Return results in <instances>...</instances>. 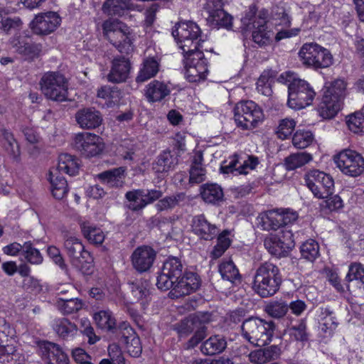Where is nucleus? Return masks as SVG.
<instances>
[{
    "label": "nucleus",
    "instance_id": "obj_63",
    "mask_svg": "<svg viewBox=\"0 0 364 364\" xmlns=\"http://www.w3.org/2000/svg\"><path fill=\"white\" fill-rule=\"evenodd\" d=\"M21 24L22 22L19 17H8L4 18L0 14V28H1L6 33H9L11 30L18 29L21 26Z\"/></svg>",
    "mask_w": 364,
    "mask_h": 364
},
{
    "label": "nucleus",
    "instance_id": "obj_47",
    "mask_svg": "<svg viewBox=\"0 0 364 364\" xmlns=\"http://www.w3.org/2000/svg\"><path fill=\"white\" fill-rule=\"evenodd\" d=\"M57 306L63 314H70L81 309L82 304L80 300L76 298L58 297Z\"/></svg>",
    "mask_w": 364,
    "mask_h": 364
},
{
    "label": "nucleus",
    "instance_id": "obj_26",
    "mask_svg": "<svg viewBox=\"0 0 364 364\" xmlns=\"http://www.w3.org/2000/svg\"><path fill=\"white\" fill-rule=\"evenodd\" d=\"M200 285L199 277L193 272H186L172 287L176 296L191 294L196 291Z\"/></svg>",
    "mask_w": 364,
    "mask_h": 364
},
{
    "label": "nucleus",
    "instance_id": "obj_52",
    "mask_svg": "<svg viewBox=\"0 0 364 364\" xmlns=\"http://www.w3.org/2000/svg\"><path fill=\"white\" fill-rule=\"evenodd\" d=\"M264 311L272 318H281L288 311L287 303L281 300L270 301L265 306Z\"/></svg>",
    "mask_w": 364,
    "mask_h": 364
},
{
    "label": "nucleus",
    "instance_id": "obj_48",
    "mask_svg": "<svg viewBox=\"0 0 364 364\" xmlns=\"http://www.w3.org/2000/svg\"><path fill=\"white\" fill-rule=\"evenodd\" d=\"M254 30L252 31V39L255 43L259 46H264L270 43L273 36V33L270 30H267V26L262 24L252 26Z\"/></svg>",
    "mask_w": 364,
    "mask_h": 364
},
{
    "label": "nucleus",
    "instance_id": "obj_55",
    "mask_svg": "<svg viewBox=\"0 0 364 364\" xmlns=\"http://www.w3.org/2000/svg\"><path fill=\"white\" fill-rule=\"evenodd\" d=\"M1 136L5 141L4 147L6 151L14 158H17L20 155L19 146L14 139V135L7 129L1 131Z\"/></svg>",
    "mask_w": 364,
    "mask_h": 364
},
{
    "label": "nucleus",
    "instance_id": "obj_21",
    "mask_svg": "<svg viewBox=\"0 0 364 364\" xmlns=\"http://www.w3.org/2000/svg\"><path fill=\"white\" fill-rule=\"evenodd\" d=\"M191 229L199 239L207 241L215 238L220 231L216 225L209 222L203 215H196L193 218Z\"/></svg>",
    "mask_w": 364,
    "mask_h": 364
},
{
    "label": "nucleus",
    "instance_id": "obj_58",
    "mask_svg": "<svg viewBox=\"0 0 364 364\" xmlns=\"http://www.w3.org/2000/svg\"><path fill=\"white\" fill-rule=\"evenodd\" d=\"M316 55L315 63L313 65L314 68H324L332 65L333 56L330 51L326 48L320 46Z\"/></svg>",
    "mask_w": 364,
    "mask_h": 364
},
{
    "label": "nucleus",
    "instance_id": "obj_41",
    "mask_svg": "<svg viewBox=\"0 0 364 364\" xmlns=\"http://www.w3.org/2000/svg\"><path fill=\"white\" fill-rule=\"evenodd\" d=\"M159 64L154 58L144 60L136 78V82H143L154 77L159 72Z\"/></svg>",
    "mask_w": 364,
    "mask_h": 364
},
{
    "label": "nucleus",
    "instance_id": "obj_39",
    "mask_svg": "<svg viewBox=\"0 0 364 364\" xmlns=\"http://www.w3.org/2000/svg\"><path fill=\"white\" fill-rule=\"evenodd\" d=\"M79 164L77 159L68 154H62L58 157V167L53 170H57V173L64 172L70 176H74L77 173Z\"/></svg>",
    "mask_w": 364,
    "mask_h": 364
},
{
    "label": "nucleus",
    "instance_id": "obj_50",
    "mask_svg": "<svg viewBox=\"0 0 364 364\" xmlns=\"http://www.w3.org/2000/svg\"><path fill=\"white\" fill-rule=\"evenodd\" d=\"M21 260H26L33 264H40L43 262V256L40 251L33 246L31 242H26L23 245V252Z\"/></svg>",
    "mask_w": 364,
    "mask_h": 364
},
{
    "label": "nucleus",
    "instance_id": "obj_56",
    "mask_svg": "<svg viewBox=\"0 0 364 364\" xmlns=\"http://www.w3.org/2000/svg\"><path fill=\"white\" fill-rule=\"evenodd\" d=\"M289 332L296 341H304L308 339L306 321L305 319L297 321L296 324L289 327Z\"/></svg>",
    "mask_w": 364,
    "mask_h": 364
},
{
    "label": "nucleus",
    "instance_id": "obj_12",
    "mask_svg": "<svg viewBox=\"0 0 364 364\" xmlns=\"http://www.w3.org/2000/svg\"><path fill=\"white\" fill-rule=\"evenodd\" d=\"M304 180L309 190L318 198L328 197L334 188L333 178L318 170H312L306 173Z\"/></svg>",
    "mask_w": 364,
    "mask_h": 364
},
{
    "label": "nucleus",
    "instance_id": "obj_1",
    "mask_svg": "<svg viewBox=\"0 0 364 364\" xmlns=\"http://www.w3.org/2000/svg\"><path fill=\"white\" fill-rule=\"evenodd\" d=\"M282 277L279 268L274 264L265 262L255 270L252 282L254 291L262 298L274 295L279 289Z\"/></svg>",
    "mask_w": 364,
    "mask_h": 364
},
{
    "label": "nucleus",
    "instance_id": "obj_9",
    "mask_svg": "<svg viewBox=\"0 0 364 364\" xmlns=\"http://www.w3.org/2000/svg\"><path fill=\"white\" fill-rule=\"evenodd\" d=\"M288 106L301 109L310 105L314 99L315 92L309 84L301 79H293L288 85Z\"/></svg>",
    "mask_w": 364,
    "mask_h": 364
},
{
    "label": "nucleus",
    "instance_id": "obj_34",
    "mask_svg": "<svg viewBox=\"0 0 364 364\" xmlns=\"http://www.w3.org/2000/svg\"><path fill=\"white\" fill-rule=\"evenodd\" d=\"M279 354L280 348L277 346L273 345L268 348L252 351L249 354V360L252 363L262 364L277 359Z\"/></svg>",
    "mask_w": 364,
    "mask_h": 364
},
{
    "label": "nucleus",
    "instance_id": "obj_53",
    "mask_svg": "<svg viewBox=\"0 0 364 364\" xmlns=\"http://www.w3.org/2000/svg\"><path fill=\"white\" fill-rule=\"evenodd\" d=\"M346 124L349 129L356 134L364 132L363 108L348 116Z\"/></svg>",
    "mask_w": 364,
    "mask_h": 364
},
{
    "label": "nucleus",
    "instance_id": "obj_15",
    "mask_svg": "<svg viewBox=\"0 0 364 364\" xmlns=\"http://www.w3.org/2000/svg\"><path fill=\"white\" fill-rule=\"evenodd\" d=\"M64 248L71 264L78 269H82L84 264L91 258L90 252L85 250L80 240L73 235H64Z\"/></svg>",
    "mask_w": 364,
    "mask_h": 364
},
{
    "label": "nucleus",
    "instance_id": "obj_10",
    "mask_svg": "<svg viewBox=\"0 0 364 364\" xmlns=\"http://www.w3.org/2000/svg\"><path fill=\"white\" fill-rule=\"evenodd\" d=\"M185 77L191 82L204 80L208 73V61L200 50L184 54Z\"/></svg>",
    "mask_w": 364,
    "mask_h": 364
},
{
    "label": "nucleus",
    "instance_id": "obj_18",
    "mask_svg": "<svg viewBox=\"0 0 364 364\" xmlns=\"http://www.w3.org/2000/svg\"><path fill=\"white\" fill-rule=\"evenodd\" d=\"M60 23L59 15L53 11L38 14L31 23L33 32L37 35H48Z\"/></svg>",
    "mask_w": 364,
    "mask_h": 364
},
{
    "label": "nucleus",
    "instance_id": "obj_43",
    "mask_svg": "<svg viewBox=\"0 0 364 364\" xmlns=\"http://www.w3.org/2000/svg\"><path fill=\"white\" fill-rule=\"evenodd\" d=\"M319 47V45L313 43H305L302 46L299 55L304 65L313 67Z\"/></svg>",
    "mask_w": 364,
    "mask_h": 364
},
{
    "label": "nucleus",
    "instance_id": "obj_11",
    "mask_svg": "<svg viewBox=\"0 0 364 364\" xmlns=\"http://www.w3.org/2000/svg\"><path fill=\"white\" fill-rule=\"evenodd\" d=\"M336 166L345 175L360 176L364 171V159L355 151L345 149L334 157Z\"/></svg>",
    "mask_w": 364,
    "mask_h": 364
},
{
    "label": "nucleus",
    "instance_id": "obj_29",
    "mask_svg": "<svg viewBox=\"0 0 364 364\" xmlns=\"http://www.w3.org/2000/svg\"><path fill=\"white\" fill-rule=\"evenodd\" d=\"M178 164V158L170 150L162 151L152 164L156 173H166L173 170Z\"/></svg>",
    "mask_w": 364,
    "mask_h": 364
},
{
    "label": "nucleus",
    "instance_id": "obj_30",
    "mask_svg": "<svg viewBox=\"0 0 364 364\" xmlns=\"http://www.w3.org/2000/svg\"><path fill=\"white\" fill-rule=\"evenodd\" d=\"M170 88L164 82L153 80L146 87L145 95L149 102H160L170 94Z\"/></svg>",
    "mask_w": 364,
    "mask_h": 364
},
{
    "label": "nucleus",
    "instance_id": "obj_19",
    "mask_svg": "<svg viewBox=\"0 0 364 364\" xmlns=\"http://www.w3.org/2000/svg\"><path fill=\"white\" fill-rule=\"evenodd\" d=\"M120 341L126 345V348L132 357H138L142 351V348L139 336L129 323L122 322L117 328Z\"/></svg>",
    "mask_w": 364,
    "mask_h": 364
},
{
    "label": "nucleus",
    "instance_id": "obj_64",
    "mask_svg": "<svg viewBox=\"0 0 364 364\" xmlns=\"http://www.w3.org/2000/svg\"><path fill=\"white\" fill-rule=\"evenodd\" d=\"M97 97L112 103L118 97V92L109 86H102L97 91Z\"/></svg>",
    "mask_w": 364,
    "mask_h": 364
},
{
    "label": "nucleus",
    "instance_id": "obj_46",
    "mask_svg": "<svg viewBox=\"0 0 364 364\" xmlns=\"http://www.w3.org/2000/svg\"><path fill=\"white\" fill-rule=\"evenodd\" d=\"M186 195L183 193H178L175 195L164 197L160 199L156 204L158 211L173 209L186 200Z\"/></svg>",
    "mask_w": 364,
    "mask_h": 364
},
{
    "label": "nucleus",
    "instance_id": "obj_28",
    "mask_svg": "<svg viewBox=\"0 0 364 364\" xmlns=\"http://www.w3.org/2000/svg\"><path fill=\"white\" fill-rule=\"evenodd\" d=\"M227 348L226 338L223 335H213L203 341L200 351L206 355H215L223 353Z\"/></svg>",
    "mask_w": 364,
    "mask_h": 364
},
{
    "label": "nucleus",
    "instance_id": "obj_42",
    "mask_svg": "<svg viewBox=\"0 0 364 364\" xmlns=\"http://www.w3.org/2000/svg\"><path fill=\"white\" fill-rule=\"evenodd\" d=\"M207 13L208 14L207 21L211 26L215 27H225L226 28H231L232 17L230 14L226 13L223 9Z\"/></svg>",
    "mask_w": 364,
    "mask_h": 364
},
{
    "label": "nucleus",
    "instance_id": "obj_37",
    "mask_svg": "<svg viewBox=\"0 0 364 364\" xmlns=\"http://www.w3.org/2000/svg\"><path fill=\"white\" fill-rule=\"evenodd\" d=\"M80 226L83 236L91 244L97 245L102 244L105 234L100 228L87 221L80 223Z\"/></svg>",
    "mask_w": 364,
    "mask_h": 364
},
{
    "label": "nucleus",
    "instance_id": "obj_27",
    "mask_svg": "<svg viewBox=\"0 0 364 364\" xmlns=\"http://www.w3.org/2000/svg\"><path fill=\"white\" fill-rule=\"evenodd\" d=\"M130 63L124 57L115 58L112 60L111 70L107 75L109 82L119 83L126 81L130 71Z\"/></svg>",
    "mask_w": 364,
    "mask_h": 364
},
{
    "label": "nucleus",
    "instance_id": "obj_35",
    "mask_svg": "<svg viewBox=\"0 0 364 364\" xmlns=\"http://www.w3.org/2000/svg\"><path fill=\"white\" fill-rule=\"evenodd\" d=\"M49 180L53 197L58 200L63 199L68 192V182L65 178L57 173V170H50Z\"/></svg>",
    "mask_w": 364,
    "mask_h": 364
},
{
    "label": "nucleus",
    "instance_id": "obj_54",
    "mask_svg": "<svg viewBox=\"0 0 364 364\" xmlns=\"http://www.w3.org/2000/svg\"><path fill=\"white\" fill-rule=\"evenodd\" d=\"M314 140L311 132L306 130H297L293 136V145L297 149H305L309 146Z\"/></svg>",
    "mask_w": 364,
    "mask_h": 364
},
{
    "label": "nucleus",
    "instance_id": "obj_40",
    "mask_svg": "<svg viewBox=\"0 0 364 364\" xmlns=\"http://www.w3.org/2000/svg\"><path fill=\"white\" fill-rule=\"evenodd\" d=\"M53 329L60 338L65 340L73 338L77 333V326L65 318L55 320Z\"/></svg>",
    "mask_w": 364,
    "mask_h": 364
},
{
    "label": "nucleus",
    "instance_id": "obj_38",
    "mask_svg": "<svg viewBox=\"0 0 364 364\" xmlns=\"http://www.w3.org/2000/svg\"><path fill=\"white\" fill-rule=\"evenodd\" d=\"M200 196L207 203L216 204L223 200L222 188L216 183H205L200 187Z\"/></svg>",
    "mask_w": 364,
    "mask_h": 364
},
{
    "label": "nucleus",
    "instance_id": "obj_57",
    "mask_svg": "<svg viewBox=\"0 0 364 364\" xmlns=\"http://www.w3.org/2000/svg\"><path fill=\"white\" fill-rule=\"evenodd\" d=\"M301 256L309 260L314 261L319 255V247L314 240H309L301 246Z\"/></svg>",
    "mask_w": 364,
    "mask_h": 364
},
{
    "label": "nucleus",
    "instance_id": "obj_49",
    "mask_svg": "<svg viewBox=\"0 0 364 364\" xmlns=\"http://www.w3.org/2000/svg\"><path fill=\"white\" fill-rule=\"evenodd\" d=\"M94 319L99 328L113 330L116 328V321L109 310L100 311L94 315Z\"/></svg>",
    "mask_w": 364,
    "mask_h": 364
},
{
    "label": "nucleus",
    "instance_id": "obj_16",
    "mask_svg": "<svg viewBox=\"0 0 364 364\" xmlns=\"http://www.w3.org/2000/svg\"><path fill=\"white\" fill-rule=\"evenodd\" d=\"M163 192L158 189H136L126 193L125 198L129 201L127 208L132 211L144 209L147 205L151 204L161 198Z\"/></svg>",
    "mask_w": 364,
    "mask_h": 364
},
{
    "label": "nucleus",
    "instance_id": "obj_44",
    "mask_svg": "<svg viewBox=\"0 0 364 364\" xmlns=\"http://www.w3.org/2000/svg\"><path fill=\"white\" fill-rule=\"evenodd\" d=\"M312 159V156L306 152L292 154L285 159V166L288 170H294L308 164Z\"/></svg>",
    "mask_w": 364,
    "mask_h": 364
},
{
    "label": "nucleus",
    "instance_id": "obj_22",
    "mask_svg": "<svg viewBox=\"0 0 364 364\" xmlns=\"http://www.w3.org/2000/svg\"><path fill=\"white\" fill-rule=\"evenodd\" d=\"M42 359L47 364H69V359L59 345L43 341L40 344Z\"/></svg>",
    "mask_w": 364,
    "mask_h": 364
},
{
    "label": "nucleus",
    "instance_id": "obj_13",
    "mask_svg": "<svg viewBox=\"0 0 364 364\" xmlns=\"http://www.w3.org/2000/svg\"><path fill=\"white\" fill-rule=\"evenodd\" d=\"M183 266L179 259L175 257L168 258L157 277V287L163 291L171 289L183 275Z\"/></svg>",
    "mask_w": 364,
    "mask_h": 364
},
{
    "label": "nucleus",
    "instance_id": "obj_25",
    "mask_svg": "<svg viewBox=\"0 0 364 364\" xmlns=\"http://www.w3.org/2000/svg\"><path fill=\"white\" fill-rule=\"evenodd\" d=\"M12 329L4 318H0V360L5 362L6 358L15 352L14 339Z\"/></svg>",
    "mask_w": 364,
    "mask_h": 364
},
{
    "label": "nucleus",
    "instance_id": "obj_17",
    "mask_svg": "<svg viewBox=\"0 0 364 364\" xmlns=\"http://www.w3.org/2000/svg\"><path fill=\"white\" fill-rule=\"evenodd\" d=\"M74 146L85 157L97 156L105 147L98 135L89 132L77 134L74 139Z\"/></svg>",
    "mask_w": 364,
    "mask_h": 364
},
{
    "label": "nucleus",
    "instance_id": "obj_33",
    "mask_svg": "<svg viewBox=\"0 0 364 364\" xmlns=\"http://www.w3.org/2000/svg\"><path fill=\"white\" fill-rule=\"evenodd\" d=\"M132 8L133 4L130 0H106L102 4V11L107 16H121Z\"/></svg>",
    "mask_w": 364,
    "mask_h": 364
},
{
    "label": "nucleus",
    "instance_id": "obj_7",
    "mask_svg": "<svg viewBox=\"0 0 364 364\" xmlns=\"http://www.w3.org/2000/svg\"><path fill=\"white\" fill-rule=\"evenodd\" d=\"M234 118L237 127L245 130L257 127L262 122L264 114L262 109L252 100H242L234 108Z\"/></svg>",
    "mask_w": 364,
    "mask_h": 364
},
{
    "label": "nucleus",
    "instance_id": "obj_60",
    "mask_svg": "<svg viewBox=\"0 0 364 364\" xmlns=\"http://www.w3.org/2000/svg\"><path fill=\"white\" fill-rule=\"evenodd\" d=\"M333 191L328 197H325V199L321 203V206L323 209H326L329 211H334L341 208L343 206V200L341 197L338 195H332Z\"/></svg>",
    "mask_w": 364,
    "mask_h": 364
},
{
    "label": "nucleus",
    "instance_id": "obj_51",
    "mask_svg": "<svg viewBox=\"0 0 364 364\" xmlns=\"http://www.w3.org/2000/svg\"><path fill=\"white\" fill-rule=\"evenodd\" d=\"M203 160L202 155L195 157L190 169V182L192 183H200L205 180V170L201 165Z\"/></svg>",
    "mask_w": 364,
    "mask_h": 364
},
{
    "label": "nucleus",
    "instance_id": "obj_8",
    "mask_svg": "<svg viewBox=\"0 0 364 364\" xmlns=\"http://www.w3.org/2000/svg\"><path fill=\"white\" fill-rule=\"evenodd\" d=\"M43 94L53 101L63 102L68 98V80L58 72H48L40 82Z\"/></svg>",
    "mask_w": 364,
    "mask_h": 364
},
{
    "label": "nucleus",
    "instance_id": "obj_14",
    "mask_svg": "<svg viewBox=\"0 0 364 364\" xmlns=\"http://www.w3.org/2000/svg\"><path fill=\"white\" fill-rule=\"evenodd\" d=\"M264 245L271 255L278 257H284L294 247L293 234L285 228L277 233L270 234L265 238Z\"/></svg>",
    "mask_w": 364,
    "mask_h": 364
},
{
    "label": "nucleus",
    "instance_id": "obj_23",
    "mask_svg": "<svg viewBox=\"0 0 364 364\" xmlns=\"http://www.w3.org/2000/svg\"><path fill=\"white\" fill-rule=\"evenodd\" d=\"M75 120L80 128L92 129L102 124V117L95 108L85 107L77 110L75 114Z\"/></svg>",
    "mask_w": 364,
    "mask_h": 364
},
{
    "label": "nucleus",
    "instance_id": "obj_59",
    "mask_svg": "<svg viewBox=\"0 0 364 364\" xmlns=\"http://www.w3.org/2000/svg\"><path fill=\"white\" fill-rule=\"evenodd\" d=\"M295 126L296 122L294 119L287 118L281 120L277 128L278 136L282 139H287L292 134Z\"/></svg>",
    "mask_w": 364,
    "mask_h": 364
},
{
    "label": "nucleus",
    "instance_id": "obj_20",
    "mask_svg": "<svg viewBox=\"0 0 364 364\" xmlns=\"http://www.w3.org/2000/svg\"><path fill=\"white\" fill-rule=\"evenodd\" d=\"M156 257V251L149 246L138 247L132 254L133 267L139 272L148 271L153 265Z\"/></svg>",
    "mask_w": 364,
    "mask_h": 364
},
{
    "label": "nucleus",
    "instance_id": "obj_2",
    "mask_svg": "<svg viewBox=\"0 0 364 364\" xmlns=\"http://www.w3.org/2000/svg\"><path fill=\"white\" fill-rule=\"evenodd\" d=\"M242 338L256 346L267 345L272 340L275 326L273 321H265L257 317L244 320L241 326Z\"/></svg>",
    "mask_w": 364,
    "mask_h": 364
},
{
    "label": "nucleus",
    "instance_id": "obj_62",
    "mask_svg": "<svg viewBox=\"0 0 364 364\" xmlns=\"http://www.w3.org/2000/svg\"><path fill=\"white\" fill-rule=\"evenodd\" d=\"M364 279V267L362 264L354 262L349 266L346 279L348 282L353 280H363Z\"/></svg>",
    "mask_w": 364,
    "mask_h": 364
},
{
    "label": "nucleus",
    "instance_id": "obj_5",
    "mask_svg": "<svg viewBox=\"0 0 364 364\" xmlns=\"http://www.w3.org/2000/svg\"><path fill=\"white\" fill-rule=\"evenodd\" d=\"M102 30L106 38L119 52L123 54L132 52L131 30L125 23L117 19H108L104 21Z\"/></svg>",
    "mask_w": 364,
    "mask_h": 364
},
{
    "label": "nucleus",
    "instance_id": "obj_36",
    "mask_svg": "<svg viewBox=\"0 0 364 364\" xmlns=\"http://www.w3.org/2000/svg\"><path fill=\"white\" fill-rule=\"evenodd\" d=\"M319 328L324 333L331 336L336 329L338 322L333 312L328 308H320Z\"/></svg>",
    "mask_w": 364,
    "mask_h": 364
},
{
    "label": "nucleus",
    "instance_id": "obj_6",
    "mask_svg": "<svg viewBox=\"0 0 364 364\" xmlns=\"http://www.w3.org/2000/svg\"><path fill=\"white\" fill-rule=\"evenodd\" d=\"M346 82L337 79L326 86V90L318 107L320 115L326 119L333 117L340 110L341 101L346 95Z\"/></svg>",
    "mask_w": 364,
    "mask_h": 364
},
{
    "label": "nucleus",
    "instance_id": "obj_32",
    "mask_svg": "<svg viewBox=\"0 0 364 364\" xmlns=\"http://www.w3.org/2000/svg\"><path fill=\"white\" fill-rule=\"evenodd\" d=\"M125 168H114L100 173L98 178L109 187H122L124 183Z\"/></svg>",
    "mask_w": 364,
    "mask_h": 364
},
{
    "label": "nucleus",
    "instance_id": "obj_31",
    "mask_svg": "<svg viewBox=\"0 0 364 364\" xmlns=\"http://www.w3.org/2000/svg\"><path fill=\"white\" fill-rule=\"evenodd\" d=\"M280 209H273L259 215L257 220L264 230H277L282 228Z\"/></svg>",
    "mask_w": 364,
    "mask_h": 364
},
{
    "label": "nucleus",
    "instance_id": "obj_24",
    "mask_svg": "<svg viewBox=\"0 0 364 364\" xmlns=\"http://www.w3.org/2000/svg\"><path fill=\"white\" fill-rule=\"evenodd\" d=\"M258 164L257 157L248 156L247 160L241 162L237 156L235 155L229 161L228 164H223L220 171L223 173H233L235 175L247 174L248 170L254 169Z\"/></svg>",
    "mask_w": 364,
    "mask_h": 364
},
{
    "label": "nucleus",
    "instance_id": "obj_3",
    "mask_svg": "<svg viewBox=\"0 0 364 364\" xmlns=\"http://www.w3.org/2000/svg\"><path fill=\"white\" fill-rule=\"evenodd\" d=\"M210 321V316L208 313L200 312L183 319L176 325L175 329L181 337L194 333L187 343L188 348H193L206 337V325Z\"/></svg>",
    "mask_w": 364,
    "mask_h": 364
},
{
    "label": "nucleus",
    "instance_id": "obj_4",
    "mask_svg": "<svg viewBox=\"0 0 364 364\" xmlns=\"http://www.w3.org/2000/svg\"><path fill=\"white\" fill-rule=\"evenodd\" d=\"M200 33L199 26L193 21L179 22L172 31V35L183 55L200 50L201 42L204 41L200 38Z\"/></svg>",
    "mask_w": 364,
    "mask_h": 364
},
{
    "label": "nucleus",
    "instance_id": "obj_45",
    "mask_svg": "<svg viewBox=\"0 0 364 364\" xmlns=\"http://www.w3.org/2000/svg\"><path fill=\"white\" fill-rule=\"evenodd\" d=\"M219 272L223 279L232 283L240 280L239 271L232 260L223 261L219 265Z\"/></svg>",
    "mask_w": 364,
    "mask_h": 364
},
{
    "label": "nucleus",
    "instance_id": "obj_61",
    "mask_svg": "<svg viewBox=\"0 0 364 364\" xmlns=\"http://www.w3.org/2000/svg\"><path fill=\"white\" fill-rule=\"evenodd\" d=\"M134 301H140L149 295V289L141 282H133L129 284Z\"/></svg>",
    "mask_w": 364,
    "mask_h": 364
}]
</instances>
